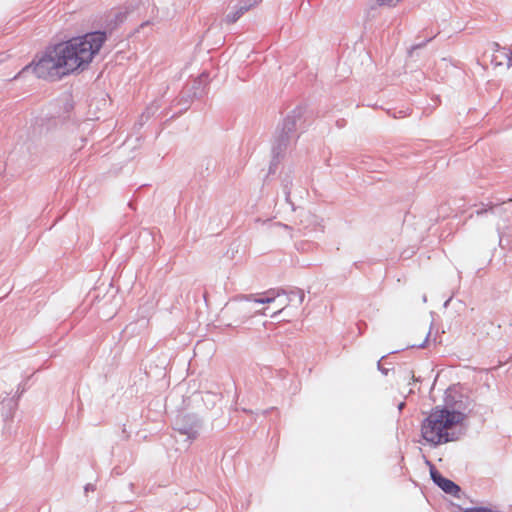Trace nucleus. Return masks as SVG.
I'll list each match as a JSON object with an SVG mask.
<instances>
[{"mask_svg": "<svg viewBox=\"0 0 512 512\" xmlns=\"http://www.w3.org/2000/svg\"><path fill=\"white\" fill-rule=\"evenodd\" d=\"M105 41L106 34L99 31L71 38L47 50L38 62L25 66L18 76L33 72L38 78L57 79L80 73L87 69Z\"/></svg>", "mask_w": 512, "mask_h": 512, "instance_id": "1", "label": "nucleus"}, {"mask_svg": "<svg viewBox=\"0 0 512 512\" xmlns=\"http://www.w3.org/2000/svg\"><path fill=\"white\" fill-rule=\"evenodd\" d=\"M464 420L465 415L460 411L436 407L422 421L421 437L433 447L454 441L456 430Z\"/></svg>", "mask_w": 512, "mask_h": 512, "instance_id": "2", "label": "nucleus"}, {"mask_svg": "<svg viewBox=\"0 0 512 512\" xmlns=\"http://www.w3.org/2000/svg\"><path fill=\"white\" fill-rule=\"evenodd\" d=\"M430 474L433 481L446 493L456 495L459 492V486L453 481L444 478L433 466L430 469Z\"/></svg>", "mask_w": 512, "mask_h": 512, "instance_id": "3", "label": "nucleus"}, {"mask_svg": "<svg viewBox=\"0 0 512 512\" xmlns=\"http://www.w3.org/2000/svg\"><path fill=\"white\" fill-rule=\"evenodd\" d=\"M283 297L284 299L279 303L276 313L283 311L288 306V299L285 293L267 291L261 297L254 298L253 301L259 304H268L274 302L277 298Z\"/></svg>", "mask_w": 512, "mask_h": 512, "instance_id": "4", "label": "nucleus"}, {"mask_svg": "<svg viewBox=\"0 0 512 512\" xmlns=\"http://www.w3.org/2000/svg\"><path fill=\"white\" fill-rule=\"evenodd\" d=\"M240 15H241V12H235V13L228 14L225 18V21L227 23H234L235 21H237V19L240 17Z\"/></svg>", "mask_w": 512, "mask_h": 512, "instance_id": "5", "label": "nucleus"}, {"mask_svg": "<svg viewBox=\"0 0 512 512\" xmlns=\"http://www.w3.org/2000/svg\"><path fill=\"white\" fill-rule=\"evenodd\" d=\"M463 512H492V511L485 507H475V508H467Z\"/></svg>", "mask_w": 512, "mask_h": 512, "instance_id": "6", "label": "nucleus"}, {"mask_svg": "<svg viewBox=\"0 0 512 512\" xmlns=\"http://www.w3.org/2000/svg\"><path fill=\"white\" fill-rule=\"evenodd\" d=\"M393 117L394 118H402V117H405L406 115H408V112L407 111H399L398 114L396 112H393Z\"/></svg>", "mask_w": 512, "mask_h": 512, "instance_id": "7", "label": "nucleus"}, {"mask_svg": "<svg viewBox=\"0 0 512 512\" xmlns=\"http://www.w3.org/2000/svg\"><path fill=\"white\" fill-rule=\"evenodd\" d=\"M507 67H508V68L512 67V54H511V56L508 58V61H507Z\"/></svg>", "mask_w": 512, "mask_h": 512, "instance_id": "8", "label": "nucleus"}, {"mask_svg": "<svg viewBox=\"0 0 512 512\" xmlns=\"http://www.w3.org/2000/svg\"><path fill=\"white\" fill-rule=\"evenodd\" d=\"M485 211H486V210H483V211H482V210H481V211H477V214H478V215H479V214H482V213H483V212H485Z\"/></svg>", "mask_w": 512, "mask_h": 512, "instance_id": "9", "label": "nucleus"}]
</instances>
